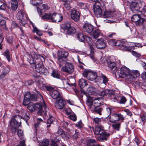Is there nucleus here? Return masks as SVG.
<instances>
[{
    "label": "nucleus",
    "mask_w": 146,
    "mask_h": 146,
    "mask_svg": "<svg viewBox=\"0 0 146 146\" xmlns=\"http://www.w3.org/2000/svg\"><path fill=\"white\" fill-rule=\"evenodd\" d=\"M126 100L124 96H122L120 99L119 103L121 104H124L126 102Z\"/></svg>",
    "instance_id": "bf43d9fd"
},
{
    "label": "nucleus",
    "mask_w": 146,
    "mask_h": 146,
    "mask_svg": "<svg viewBox=\"0 0 146 146\" xmlns=\"http://www.w3.org/2000/svg\"><path fill=\"white\" fill-rule=\"evenodd\" d=\"M25 140L21 141L20 144L18 145L17 146H26L25 144Z\"/></svg>",
    "instance_id": "774afa93"
},
{
    "label": "nucleus",
    "mask_w": 146,
    "mask_h": 146,
    "mask_svg": "<svg viewBox=\"0 0 146 146\" xmlns=\"http://www.w3.org/2000/svg\"><path fill=\"white\" fill-rule=\"evenodd\" d=\"M64 132L63 130L61 128L59 127L57 132L55 133V134H57L58 135H62Z\"/></svg>",
    "instance_id": "8fccbe9b"
},
{
    "label": "nucleus",
    "mask_w": 146,
    "mask_h": 146,
    "mask_svg": "<svg viewBox=\"0 0 146 146\" xmlns=\"http://www.w3.org/2000/svg\"><path fill=\"white\" fill-rule=\"evenodd\" d=\"M40 121H37V123L35 124V128L36 130L38 129L39 127V125L40 124Z\"/></svg>",
    "instance_id": "0e129e2a"
},
{
    "label": "nucleus",
    "mask_w": 146,
    "mask_h": 146,
    "mask_svg": "<svg viewBox=\"0 0 146 146\" xmlns=\"http://www.w3.org/2000/svg\"><path fill=\"white\" fill-rule=\"evenodd\" d=\"M124 119V117L121 113H112L109 118V121L112 123H115L117 122L120 120H122V122Z\"/></svg>",
    "instance_id": "6e6552de"
},
{
    "label": "nucleus",
    "mask_w": 146,
    "mask_h": 146,
    "mask_svg": "<svg viewBox=\"0 0 146 146\" xmlns=\"http://www.w3.org/2000/svg\"><path fill=\"white\" fill-rule=\"evenodd\" d=\"M95 140L94 139H89L87 142V145L89 146H91V145H94L93 143L95 142Z\"/></svg>",
    "instance_id": "864d4df0"
},
{
    "label": "nucleus",
    "mask_w": 146,
    "mask_h": 146,
    "mask_svg": "<svg viewBox=\"0 0 146 146\" xmlns=\"http://www.w3.org/2000/svg\"><path fill=\"white\" fill-rule=\"evenodd\" d=\"M110 134L105 132H102L97 137L98 140L101 141H104L107 139V137L109 136Z\"/></svg>",
    "instance_id": "6ab92c4d"
},
{
    "label": "nucleus",
    "mask_w": 146,
    "mask_h": 146,
    "mask_svg": "<svg viewBox=\"0 0 146 146\" xmlns=\"http://www.w3.org/2000/svg\"><path fill=\"white\" fill-rule=\"evenodd\" d=\"M61 137L66 139H68L70 138V136L66 132H64L61 135Z\"/></svg>",
    "instance_id": "a18cd8bd"
},
{
    "label": "nucleus",
    "mask_w": 146,
    "mask_h": 146,
    "mask_svg": "<svg viewBox=\"0 0 146 146\" xmlns=\"http://www.w3.org/2000/svg\"><path fill=\"white\" fill-rule=\"evenodd\" d=\"M95 109L93 111L95 113H98L100 115H101V111H102V108H94Z\"/></svg>",
    "instance_id": "603ef678"
},
{
    "label": "nucleus",
    "mask_w": 146,
    "mask_h": 146,
    "mask_svg": "<svg viewBox=\"0 0 146 146\" xmlns=\"http://www.w3.org/2000/svg\"><path fill=\"white\" fill-rule=\"evenodd\" d=\"M66 1L65 2L64 4V6L65 8L67 10H69L71 8V7L69 5V2L71 1L72 0H66Z\"/></svg>",
    "instance_id": "ea45409f"
},
{
    "label": "nucleus",
    "mask_w": 146,
    "mask_h": 146,
    "mask_svg": "<svg viewBox=\"0 0 146 146\" xmlns=\"http://www.w3.org/2000/svg\"><path fill=\"white\" fill-rule=\"evenodd\" d=\"M106 41L102 38L98 39L96 42V46L98 49H104L106 47Z\"/></svg>",
    "instance_id": "2eb2a0df"
},
{
    "label": "nucleus",
    "mask_w": 146,
    "mask_h": 146,
    "mask_svg": "<svg viewBox=\"0 0 146 146\" xmlns=\"http://www.w3.org/2000/svg\"><path fill=\"white\" fill-rule=\"evenodd\" d=\"M101 34V31L98 29H97L94 31L92 34L91 36L93 39H96Z\"/></svg>",
    "instance_id": "bb28decb"
},
{
    "label": "nucleus",
    "mask_w": 146,
    "mask_h": 146,
    "mask_svg": "<svg viewBox=\"0 0 146 146\" xmlns=\"http://www.w3.org/2000/svg\"><path fill=\"white\" fill-rule=\"evenodd\" d=\"M59 63L64 64L67 60V57L68 55L67 52H59L58 54Z\"/></svg>",
    "instance_id": "9d476101"
},
{
    "label": "nucleus",
    "mask_w": 146,
    "mask_h": 146,
    "mask_svg": "<svg viewBox=\"0 0 146 146\" xmlns=\"http://www.w3.org/2000/svg\"><path fill=\"white\" fill-rule=\"evenodd\" d=\"M31 93L29 92H27L25 95L24 99L26 100H31Z\"/></svg>",
    "instance_id": "de8ad7c7"
},
{
    "label": "nucleus",
    "mask_w": 146,
    "mask_h": 146,
    "mask_svg": "<svg viewBox=\"0 0 146 146\" xmlns=\"http://www.w3.org/2000/svg\"><path fill=\"white\" fill-rule=\"evenodd\" d=\"M140 75L139 72L136 70H131L129 71V74L127 76V79L130 81H132L133 79L135 78Z\"/></svg>",
    "instance_id": "4468645a"
},
{
    "label": "nucleus",
    "mask_w": 146,
    "mask_h": 146,
    "mask_svg": "<svg viewBox=\"0 0 146 146\" xmlns=\"http://www.w3.org/2000/svg\"><path fill=\"white\" fill-rule=\"evenodd\" d=\"M50 94L54 100L59 99L62 98L60 92L56 90H51L50 92Z\"/></svg>",
    "instance_id": "dca6fc26"
},
{
    "label": "nucleus",
    "mask_w": 146,
    "mask_h": 146,
    "mask_svg": "<svg viewBox=\"0 0 146 146\" xmlns=\"http://www.w3.org/2000/svg\"><path fill=\"white\" fill-rule=\"evenodd\" d=\"M54 120V118L52 116L50 117L48 119L47 123V127H50L51 124L52 123Z\"/></svg>",
    "instance_id": "a19ab883"
},
{
    "label": "nucleus",
    "mask_w": 146,
    "mask_h": 146,
    "mask_svg": "<svg viewBox=\"0 0 146 146\" xmlns=\"http://www.w3.org/2000/svg\"><path fill=\"white\" fill-rule=\"evenodd\" d=\"M121 126V123H115L112 125V126L114 129H116L117 131L119 130V129Z\"/></svg>",
    "instance_id": "79ce46f5"
},
{
    "label": "nucleus",
    "mask_w": 146,
    "mask_h": 146,
    "mask_svg": "<svg viewBox=\"0 0 146 146\" xmlns=\"http://www.w3.org/2000/svg\"><path fill=\"white\" fill-rule=\"evenodd\" d=\"M17 17L19 20L21 25L24 26L27 23V15L24 11H19L17 14Z\"/></svg>",
    "instance_id": "0eeeda50"
},
{
    "label": "nucleus",
    "mask_w": 146,
    "mask_h": 146,
    "mask_svg": "<svg viewBox=\"0 0 146 146\" xmlns=\"http://www.w3.org/2000/svg\"><path fill=\"white\" fill-rule=\"evenodd\" d=\"M77 36L78 39L80 42H83L85 39V36L81 32L78 33H77Z\"/></svg>",
    "instance_id": "f704fd0d"
},
{
    "label": "nucleus",
    "mask_w": 146,
    "mask_h": 146,
    "mask_svg": "<svg viewBox=\"0 0 146 146\" xmlns=\"http://www.w3.org/2000/svg\"><path fill=\"white\" fill-rule=\"evenodd\" d=\"M36 93V94H37V96H36V95L35 94H33L31 95V101H36L37 100V99L38 98L40 97L42 98V99H43V97L41 94H40V92L37 90L35 91Z\"/></svg>",
    "instance_id": "a878e982"
},
{
    "label": "nucleus",
    "mask_w": 146,
    "mask_h": 146,
    "mask_svg": "<svg viewBox=\"0 0 146 146\" xmlns=\"http://www.w3.org/2000/svg\"><path fill=\"white\" fill-rule=\"evenodd\" d=\"M49 144V141L48 139H45L39 143V146H48Z\"/></svg>",
    "instance_id": "4c0bfd02"
},
{
    "label": "nucleus",
    "mask_w": 146,
    "mask_h": 146,
    "mask_svg": "<svg viewBox=\"0 0 146 146\" xmlns=\"http://www.w3.org/2000/svg\"><path fill=\"white\" fill-rule=\"evenodd\" d=\"M87 92L89 95H94L100 93L98 90L92 86L89 87L87 89Z\"/></svg>",
    "instance_id": "4be33fe9"
},
{
    "label": "nucleus",
    "mask_w": 146,
    "mask_h": 146,
    "mask_svg": "<svg viewBox=\"0 0 146 146\" xmlns=\"http://www.w3.org/2000/svg\"><path fill=\"white\" fill-rule=\"evenodd\" d=\"M105 8V5L102 1H101L100 3L98 2L95 3L93 6L95 15L97 17H101L102 14V8L104 9Z\"/></svg>",
    "instance_id": "20e7f679"
},
{
    "label": "nucleus",
    "mask_w": 146,
    "mask_h": 146,
    "mask_svg": "<svg viewBox=\"0 0 146 146\" xmlns=\"http://www.w3.org/2000/svg\"><path fill=\"white\" fill-rule=\"evenodd\" d=\"M98 79L100 80H102L103 83L105 85L108 83V81L107 77L102 74H99L98 75Z\"/></svg>",
    "instance_id": "393cba45"
},
{
    "label": "nucleus",
    "mask_w": 146,
    "mask_h": 146,
    "mask_svg": "<svg viewBox=\"0 0 146 146\" xmlns=\"http://www.w3.org/2000/svg\"><path fill=\"white\" fill-rule=\"evenodd\" d=\"M51 76L54 78L59 79L61 75L60 73L57 71L53 70L51 73Z\"/></svg>",
    "instance_id": "473e14b6"
},
{
    "label": "nucleus",
    "mask_w": 146,
    "mask_h": 146,
    "mask_svg": "<svg viewBox=\"0 0 146 146\" xmlns=\"http://www.w3.org/2000/svg\"><path fill=\"white\" fill-rule=\"evenodd\" d=\"M71 26V23L70 22L66 23L64 24H62L61 25V27L64 31L65 33H66L68 31L69 28Z\"/></svg>",
    "instance_id": "cd10ccee"
},
{
    "label": "nucleus",
    "mask_w": 146,
    "mask_h": 146,
    "mask_svg": "<svg viewBox=\"0 0 146 146\" xmlns=\"http://www.w3.org/2000/svg\"><path fill=\"white\" fill-rule=\"evenodd\" d=\"M11 8L13 11H16L18 7V3L17 0H12L11 1Z\"/></svg>",
    "instance_id": "7c9ffc66"
},
{
    "label": "nucleus",
    "mask_w": 146,
    "mask_h": 146,
    "mask_svg": "<svg viewBox=\"0 0 146 146\" xmlns=\"http://www.w3.org/2000/svg\"><path fill=\"white\" fill-rule=\"evenodd\" d=\"M21 116L19 115L13 116L10 121V125L11 128L14 129L15 131L17 128L20 126L21 124V119L22 118L26 120L29 119V112L24 109H22L20 111Z\"/></svg>",
    "instance_id": "f03ea898"
},
{
    "label": "nucleus",
    "mask_w": 146,
    "mask_h": 146,
    "mask_svg": "<svg viewBox=\"0 0 146 146\" xmlns=\"http://www.w3.org/2000/svg\"><path fill=\"white\" fill-rule=\"evenodd\" d=\"M63 18L62 16L60 14L54 13L52 14L51 20L53 22H59L61 21Z\"/></svg>",
    "instance_id": "f3484780"
},
{
    "label": "nucleus",
    "mask_w": 146,
    "mask_h": 146,
    "mask_svg": "<svg viewBox=\"0 0 146 146\" xmlns=\"http://www.w3.org/2000/svg\"><path fill=\"white\" fill-rule=\"evenodd\" d=\"M9 68L7 67H4L2 73L1 74L0 77L1 78H3L9 72Z\"/></svg>",
    "instance_id": "72a5a7b5"
},
{
    "label": "nucleus",
    "mask_w": 146,
    "mask_h": 146,
    "mask_svg": "<svg viewBox=\"0 0 146 146\" xmlns=\"http://www.w3.org/2000/svg\"><path fill=\"white\" fill-rule=\"evenodd\" d=\"M52 14L50 13H45L41 17V19L43 20H50L51 19Z\"/></svg>",
    "instance_id": "c9c22d12"
},
{
    "label": "nucleus",
    "mask_w": 146,
    "mask_h": 146,
    "mask_svg": "<svg viewBox=\"0 0 146 146\" xmlns=\"http://www.w3.org/2000/svg\"><path fill=\"white\" fill-rule=\"evenodd\" d=\"M112 16L111 12L110 11H105L103 17L105 18H109Z\"/></svg>",
    "instance_id": "58836bf2"
},
{
    "label": "nucleus",
    "mask_w": 146,
    "mask_h": 146,
    "mask_svg": "<svg viewBox=\"0 0 146 146\" xmlns=\"http://www.w3.org/2000/svg\"><path fill=\"white\" fill-rule=\"evenodd\" d=\"M50 8L48 6L45 4L42 5L40 6V8L39 7L37 8V11L40 15H42V12L48 10Z\"/></svg>",
    "instance_id": "aec40b11"
},
{
    "label": "nucleus",
    "mask_w": 146,
    "mask_h": 146,
    "mask_svg": "<svg viewBox=\"0 0 146 146\" xmlns=\"http://www.w3.org/2000/svg\"><path fill=\"white\" fill-rule=\"evenodd\" d=\"M5 56L7 59L8 61L10 60V56L9 54V52L8 50H6L4 52Z\"/></svg>",
    "instance_id": "49530a36"
},
{
    "label": "nucleus",
    "mask_w": 146,
    "mask_h": 146,
    "mask_svg": "<svg viewBox=\"0 0 146 146\" xmlns=\"http://www.w3.org/2000/svg\"><path fill=\"white\" fill-rule=\"evenodd\" d=\"M64 64L59 63V67L61 70L64 72L69 73H72L74 71V66L72 64L69 62H67L65 64L64 67L63 66Z\"/></svg>",
    "instance_id": "423d86ee"
},
{
    "label": "nucleus",
    "mask_w": 146,
    "mask_h": 146,
    "mask_svg": "<svg viewBox=\"0 0 146 146\" xmlns=\"http://www.w3.org/2000/svg\"><path fill=\"white\" fill-rule=\"evenodd\" d=\"M78 5L81 9H85L87 8L86 4L82 2L79 3Z\"/></svg>",
    "instance_id": "09e8293b"
},
{
    "label": "nucleus",
    "mask_w": 146,
    "mask_h": 146,
    "mask_svg": "<svg viewBox=\"0 0 146 146\" xmlns=\"http://www.w3.org/2000/svg\"><path fill=\"white\" fill-rule=\"evenodd\" d=\"M18 24L15 22L13 21L11 24V27L13 28L17 27H18Z\"/></svg>",
    "instance_id": "338daca9"
},
{
    "label": "nucleus",
    "mask_w": 146,
    "mask_h": 146,
    "mask_svg": "<svg viewBox=\"0 0 146 146\" xmlns=\"http://www.w3.org/2000/svg\"><path fill=\"white\" fill-rule=\"evenodd\" d=\"M78 84L81 88H84L88 85L86 80L83 78H81L79 80Z\"/></svg>",
    "instance_id": "c756f323"
},
{
    "label": "nucleus",
    "mask_w": 146,
    "mask_h": 146,
    "mask_svg": "<svg viewBox=\"0 0 146 146\" xmlns=\"http://www.w3.org/2000/svg\"><path fill=\"white\" fill-rule=\"evenodd\" d=\"M37 84L38 85V87L40 88H41L44 86V85L43 83L41 80H39Z\"/></svg>",
    "instance_id": "052dcab7"
},
{
    "label": "nucleus",
    "mask_w": 146,
    "mask_h": 146,
    "mask_svg": "<svg viewBox=\"0 0 146 146\" xmlns=\"http://www.w3.org/2000/svg\"><path fill=\"white\" fill-rule=\"evenodd\" d=\"M143 3L141 2L139 3L135 2H133L130 6L132 11L135 13L138 11L140 8L141 7L142 4Z\"/></svg>",
    "instance_id": "f8f14e48"
},
{
    "label": "nucleus",
    "mask_w": 146,
    "mask_h": 146,
    "mask_svg": "<svg viewBox=\"0 0 146 146\" xmlns=\"http://www.w3.org/2000/svg\"><path fill=\"white\" fill-rule=\"evenodd\" d=\"M28 54V59L33 68L35 69L36 71L40 74H44L47 70L42 65L44 58L36 53L33 54V55L29 54Z\"/></svg>",
    "instance_id": "f257e3e1"
},
{
    "label": "nucleus",
    "mask_w": 146,
    "mask_h": 146,
    "mask_svg": "<svg viewBox=\"0 0 146 146\" xmlns=\"http://www.w3.org/2000/svg\"><path fill=\"white\" fill-rule=\"evenodd\" d=\"M33 32L34 33L36 32L37 35L39 36H41L42 35V33L41 31L38 30L36 27H33Z\"/></svg>",
    "instance_id": "37998d69"
},
{
    "label": "nucleus",
    "mask_w": 146,
    "mask_h": 146,
    "mask_svg": "<svg viewBox=\"0 0 146 146\" xmlns=\"http://www.w3.org/2000/svg\"><path fill=\"white\" fill-rule=\"evenodd\" d=\"M33 4L35 5L41 4L42 3L41 0H32Z\"/></svg>",
    "instance_id": "6e6d98bb"
},
{
    "label": "nucleus",
    "mask_w": 146,
    "mask_h": 146,
    "mask_svg": "<svg viewBox=\"0 0 146 146\" xmlns=\"http://www.w3.org/2000/svg\"><path fill=\"white\" fill-rule=\"evenodd\" d=\"M50 146H58L55 141L54 140H52L51 141Z\"/></svg>",
    "instance_id": "69168bd1"
},
{
    "label": "nucleus",
    "mask_w": 146,
    "mask_h": 146,
    "mask_svg": "<svg viewBox=\"0 0 146 146\" xmlns=\"http://www.w3.org/2000/svg\"><path fill=\"white\" fill-rule=\"evenodd\" d=\"M54 135L55 136V138L54 141H55V142H58L60 140V138L59 136V135H58L56 134H54Z\"/></svg>",
    "instance_id": "e2e57ef3"
},
{
    "label": "nucleus",
    "mask_w": 146,
    "mask_h": 146,
    "mask_svg": "<svg viewBox=\"0 0 146 146\" xmlns=\"http://www.w3.org/2000/svg\"><path fill=\"white\" fill-rule=\"evenodd\" d=\"M31 101V100H26L25 99H24L23 101V105L27 106V105H28L30 103V101Z\"/></svg>",
    "instance_id": "5fc2aeb1"
},
{
    "label": "nucleus",
    "mask_w": 146,
    "mask_h": 146,
    "mask_svg": "<svg viewBox=\"0 0 146 146\" xmlns=\"http://www.w3.org/2000/svg\"><path fill=\"white\" fill-rule=\"evenodd\" d=\"M63 110H65L66 113L67 115H70L71 113V110L70 108H69L67 109H66L65 107V109L64 108L63 109Z\"/></svg>",
    "instance_id": "13d9d810"
},
{
    "label": "nucleus",
    "mask_w": 146,
    "mask_h": 146,
    "mask_svg": "<svg viewBox=\"0 0 146 146\" xmlns=\"http://www.w3.org/2000/svg\"><path fill=\"white\" fill-rule=\"evenodd\" d=\"M110 97L111 98V99H114L115 100L117 101L118 100V98L115 96V95L114 94V92L112 94H111V96H110Z\"/></svg>",
    "instance_id": "680f3d73"
},
{
    "label": "nucleus",
    "mask_w": 146,
    "mask_h": 146,
    "mask_svg": "<svg viewBox=\"0 0 146 146\" xmlns=\"http://www.w3.org/2000/svg\"><path fill=\"white\" fill-rule=\"evenodd\" d=\"M101 98H97L94 99L92 104L91 105V107L93 106L94 108H96L99 106L101 104L100 100H101Z\"/></svg>",
    "instance_id": "5701e85b"
},
{
    "label": "nucleus",
    "mask_w": 146,
    "mask_h": 146,
    "mask_svg": "<svg viewBox=\"0 0 146 146\" xmlns=\"http://www.w3.org/2000/svg\"><path fill=\"white\" fill-rule=\"evenodd\" d=\"M113 92L111 90H102L100 93V96L104 97L108 95L109 97L111 96V94H112Z\"/></svg>",
    "instance_id": "b1692460"
},
{
    "label": "nucleus",
    "mask_w": 146,
    "mask_h": 146,
    "mask_svg": "<svg viewBox=\"0 0 146 146\" xmlns=\"http://www.w3.org/2000/svg\"><path fill=\"white\" fill-rule=\"evenodd\" d=\"M129 68L123 66L122 67L118 70V74L119 77L122 78L126 77V79L127 80L128 75L129 74Z\"/></svg>",
    "instance_id": "1a4fd4ad"
},
{
    "label": "nucleus",
    "mask_w": 146,
    "mask_h": 146,
    "mask_svg": "<svg viewBox=\"0 0 146 146\" xmlns=\"http://www.w3.org/2000/svg\"><path fill=\"white\" fill-rule=\"evenodd\" d=\"M82 74L84 77L86 78L90 81L95 80L98 78V75L96 72L89 70H85L83 72Z\"/></svg>",
    "instance_id": "39448f33"
},
{
    "label": "nucleus",
    "mask_w": 146,
    "mask_h": 146,
    "mask_svg": "<svg viewBox=\"0 0 146 146\" xmlns=\"http://www.w3.org/2000/svg\"><path fill=\"white\" fill-rule=\"evenodd\" d=\"M102 132H105L103 127L100 125H98L96 127L94 133L96 135H100Z\"/></svg>",
    "instance_id": "c85d7f7f"
},
{
    "label": "nucleus",
    "mask_w": 146,
    "mask_h": 146,
    "mask_svg": "<svg viewBox=\"0 0 146 146\" xmlns=\"http://www.w3.org/2000/svg\"><path fill=\"white\" fill-rule=\"evenodd\" d=\"M93 120L96 124H100L101 122V119L97 117L94 118Z\"/></svg>",
    "instance_id": "4d7b16f0"
},
{
    "label": "nucleus",
    "mask_w": 146,
    "mask_h": 146,
    "mask_svg": "<svg viewBox=\"0 0 146 146\" xmlns=\"http://www.w3.org/2000/svg\"><path fill=\"white\" fill-rule=\"evenodd\" d=\"M108 43L112 46H116L117 42L115 40L113 39H110L108 40Z\"/></svg>",
    "instance_id": "c03bdc74"
},
{
    "label": "nucleus",
    "mask_w": 146,
    "mask_h": 146,
    "mask_svg": "<svg viewBox=\"0 0 146 146\" xmlns=\"http://www.w3.org/2000/svg\"><path fill=\"white\" fill-rule=\"evenodd\" d=\"M108 66L113 69L115 66V64L114 62L111 60L110 58H108L106 60Z\"/></svg>",
    "instance_id": "2f4dec72"
},
{
    "label": "nucleus",
    "mask_w": 146,
    "mask_h": 146,
    "mask_svg": "<svg viewBox=\"0 0 146 146\" xmlns=\"http://www.w3.org/2000/svg\"><path fill=\"white\" fill-rule=\"evenodd\" d=\"M76 32V31L75 29L70 26L66 33L68 35H72L74 34Z\"/></svg>",
    "instance_id": "e433bc0d"
},
{
    "label": "nucleus",
    "mask_w": 146,
    "mask_h": 146,
    "mask_svg": "<svg viewBox=\"0 0 146 146\" xmlns=\"http://www.w3.org/2000/svg\"><path fill=\"white\" fill-rule=\"evenodd\" d=\"M66 104V101L62 98L56 100L54 103L55 107L60 109H65Z\"/></svg>",
    "instance_id": "ddd939ff"
},
{
    "label": "nucleus",
    "mask_w": 146,
    "mask_h": 146,
    "mask_svg": "<svg viewBox=\"0 0 146 146\" xmlns=\"http://www.w3.org/2000/svg\"><path fill=\"white\" fill-rule=\"evenodd\" d=\"M17 133L18 136L19 138H21L23 137V131L20 129H19L18 130Z\"/></svg>",
    "instance_id": "3c124183"
},
{
    "label": "nucleus",
    "mask_w": 146,
    "mask_h": 146,
    "mask_svg": "<svg viewBox=\"0 0 146 146\" xmlns=\"http://www.w3.org/2000/svg\"><path fill=\"white\" fill-rule=\"evenodd\" d=\"M71 17L74 21H78L79 19L80 14L76 10H73L72 11Z\"/></svg>",
    "instance_id": "412c9836"
},
{
    "label": "nucleus",
    "mask_w": 146,
    "mask_h": 146,
    "mask_svg": "<svg viewBox=\"0 0 146 146\" xmlns=\"http://www.w3.org/2000/svg\"><path fill=\"white\" fill-rule=\"evenodd\" d=\"M82 28L84 32L88 33H91L94 30L93 26L88 23H84L82 26Z\"/></svg>",
    "instance_id": "a211bd4d"
},
{
    "label": "nucleus",
    "mask_w": 146,
    "mask_h": 146,
    "mask_svg": "<svg viewBox=\"0 0 146 146\" xmlns=\"http://www.w3.org/2000/svg\"><path fill=\"white\" fill-rule=\"evenodd\" d=\"M132 21L135 23V24L137 25H141L144 21V18L141 17L139 15H134L131 17Z\"/></svg>",
    "instance_id": "9b49d317"
},
{
    "label": "nucleus",
    "mask_w": 146,
    "mask_h": 146,
    "mask_svg": "<svg viewBox=\"0 0 146 146\" xmlns=\"http://www.w3.org/2000/svg\"><path fill=\"white\" fill-rule=\"evenodd\" d=\"M28 109L31 111L33 112L36 110H38V113L41 115L44 114L46 113V106L44 101H43V103H40L36 104V105L33 104L32 102L30 103L28 106Z\"/></svg>",
    "instance_id": "7ed1b4c3"
}]
</instances>
